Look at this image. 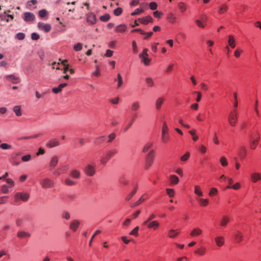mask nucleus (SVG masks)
Listing matches in <instances>:
<instances>
[{"mask_svg": "<svg viewBox=\"0 0 261 261\" xmlns=\"http://www.w3.org/2000/svg\"><path fill=\"white\" fill-rule=\"evenodd\" d=\"M30 198V195L28 193L17 192L14 196L15 203L19 205L20 203V200L23 202L27 201Z\"/></svg>", "mask_w": 261, "mask_h": 261, "instance_id": "f257e3e1", "label": "nucleus"}, {"mask_svg": "<svg viewBox=\"0 0 261 261\" xmlns=\"http://www.w3.org/2000/svg\"><path fill=\"white\" fill-rule=\"evenodd\" d=\"M95 164H87L84 169V172L88 176H93L96 173Z\"/></svg>", "mask_w": 261, "mask_h": 261, "instance_id": "f03ea898", "label": "nucleus"}, {"mask_svg": "<svg viewBox=\"0 0 261 261\" xmlns=\"http://www.w3.org/2000/svg\"><path fill=\"white\" fill-rule=\"evenodd\" d=\"M40 184L43 188L46 189L52 188L54 186V183L51 179L48 178H45L40 180Z\"/></svg>", "mask_w": 261, "mask_h": 261, "instance_id": "7ed1b4c3", "label": "nucleus"}, {"mask_svg": "<svg viewBox=\"0 0 261 261\" xmlns=\"http://www.w3.org/2000/svg\"><path fill=\"white\" fill-rule=\"evenodd\" d=\"M237 112H230L228 116V122L231 126H235L238 121Z\"/></svg>", "mask_w": 261, "mask_h": 261, "instance_id": "20e7f679", "label": "nucleus"}, {"mask_svg": "<svg viewBox=\"0 0 261 261\" xmlns=\"http://www.w3.org/2000/svg\"><path fill=\"white\" fill-rule=\"evenodd\" d=\"M154 151L153 150L149 152L148 154L146 159V164L145 168L148 169L149 167H150L152 165V162L154 159L153 155Z\"/></svg>", "mask_w": 261, "mask_h": 261, "instance_id": "39448f33", "label": "nucleus"}, {"mask_svg": "<svg viewBox=\"0 0 261 261\" xmlns=\"http://www.w3.org/2000/svg\"><path fill=\"white\" fill-rule=\"evenodd\" d=\"M38 28L43 30L45 32H49L51 30V25L48 23H44L41 22H39L38 23Z\"/></svg>", "mask_w": 261, "mask_h": 261, "instance_id": "423d86ee", "label": "nucleus"}, {"mask_svg": "<svg viewBox=\"0 0 261 261\" xmlns=\"http://www.w3.org/2000/svg\"><path fill=\"white\" fill-rule=\"evenodd\" d=\"M60 145V142L58 139L54 138L49 140L46 144V146L48 148H53L58 146Z\"/></svg>", "mask_w": 261, "mask_h": 261, "instance_id": "0eeeda50", "label": "nucleus"}, {"mask_svg": "<svg viewBox=\"0 0 261 261\" xmlns=\"http://www.w3.org/2000/svg\"><path fill=\"white\" fill-rule=\"evenodd\" d=\"M35 18L34 14L31 12H25L24 13L23 19L25 21H32Z\"/></svg>", "mask_w": 261, "mask_h": 261, "instance_id": "6e6552de", "label": "nucleus"}, {"mask_svg": "<svg viewBox=\"0 0 261 261\" xmlns=\"http://www.w3.org/2000/svg\"><path fill=\"white\" fill-rule=\"evenodd\" d=\"M140 103L139 101L137 100L133 101L130 106V110L132 112H137L140 109Z\"/></svg>", "mask_w": 261, "mask_h": 261, "instance_id": "1a4fd4ad", "label": "nucleus"}, {"mask_svg": "<svg viewBox=\"0 0 261 261\" xmlns=\"http://www.w3.org/2000/svg\"><path fill=\"white\" fill-rule=\"evenodd\" d=\"M80 224V222L77 220H73L69 225V228L73 231H76Z\"/></svg>", "mask_w": 261, "mask_h": 261, "instance_id": "9d476101", "label": "nucleus"}, {"mask_svg": "<svg viewBox=\"0 0 261 261\" xmlns=\"http://www.w3.org/2000/svg\"><path fill=\"white\" fill-rule=\"evenodd\" d=\"M81 172L77 169H73L70 172V176L74 179H79L81 177Z\"/></svg>", "mask_w": 261, "mask_h": 261, "instance_id": "9b49d317", "label": "nucleus"}, {"mask_svg": "<svg viewBox=\"0 0 261 261\" xmlns=\"http://www.w3.org/2000/svg\"><path fill=\"white\" fill-rule=\"evenodd\" d=\"M147 197V194H143L135 203L132 204L130 206L131 207H134L140 203L143 202Z\"/></svg>", "mask_w": 261, "mask_h": 261, "instance_id": "f8f14e48", "label": "nucleus"}, {"mask_svg": "<svg viewBox=\"0 0 261 261\" xmlns=\"http://www.w3.org/2000/svg\"><path fill=\"white\" fill-rule=\"evenodd\" d=\"M137 117H138L137 113H134L131 120L129 121V122L126 125V126L124 128V132H126V131H127V130L132 126L134 121L135 120L136 118H137Z\"/></svg>", "mask_w": 261, "mask_h": 261, "instance_id": "ddd939ff", "label": "nucleus"}, {"mask_svg": "<svg viewBox=\"0 0 261 261\" xmlns=\"http://www.w3.org/2000/svg\"><path fill=\"white\" fill-rule=\"evenodd\" d=\"M243 234L242 232L238 231L234 234L235 241L238 243H240L243 240Z\"/></svg>", "mask_w": 261, "mask_h": 261, "instance_id": "4468645a", "label": "nucleus"}, {"mask_svg": "<svg viewBox=\"0 0 261 261\" xmlns=\"http://www.w3.org/2000/svg\"><path fill=\"white\" fill-rule=\"evenodd\" d=\"M215 241L217 246L221 247L224 244V238L221 236L217 237L215 238Z\"/></svg>", "mask_w": 261, "mask_h": 261, "instance_id": "2eb2a0df", "label": "nucleus"}, {"mask_svg": "<svg viewBox=\"0 0 261 261\" xmlns=\"http://www.w3.org/2000/svg\"><path fill=\"white\" fill-rule=\"evenodd\" d=\"M7 79L12 82L13 84H17L20 82V80L18 77H16L13 74L8 75L7 76Z\"/></svg>", "mask_w": 261, "mask_h": 261, "instance_id": "dca6fc26", "label": "nucleus"}, {"mask_svg": "<svg viewBox=\"0 0 261 261\" xmlns=\"http://www.w3.org/2000/svg\"><path fill=\"white\" fill-rule=\"evenodd\" d=\"M247 149L244 146H242L239 148V155L241 159H244L246 155Z\"/></svg>", "mask_w": 261, "mask_h": 261, "instance_id": "f3484780", "label": "nucleus"}, {"mask_svg": "<svg viewBox=\"0 0 261 261\" xmlns=\"http://www.w3.org/2000/svg\"><path fill=\"white\" fill-rule=\"evenodd\" d=\"M140 22L144 24H147L152 21V18L150 16H147L145 17L139 19Z\"/></svg>", "mask_w": 261, "mask_h": 261, "instance_id": "a211bd4d", "label": "nucleus"}, {"mask_svg": "<svg viewBox=\"0 0 261 261\" xmlns=\"http://www.w3.org/2000/svg\"><path fill=\"white\" fill-rule=\"evenodd\" d=\"M67 86V83H63L60 84L58 87L53 88L52 91L55 93H59L60 92L62 89Z\"/></svg>", "mask_w": 261, "mask_h": 261, "instance_id": "6ab92c4d", "label": "nucleus"}, {"mask_svg": "<svg viewBox=\"0 0 261 261\" xmlns=\"http://www.w3.org/2000/svg\"><path fill=\"white\" fill-rule=\"evenodd\" d=\"M169 182L171 185H176L179 182V178L175 175H171L169 177Z\"/></svg>", "mask_w": 261, "mask_h": 261, "instance_id": "aec40b11", "label": "nucleus"}, {"mask_svg": "<svg viewBox=\"0 0 261 261\" xmlns=\"http://www.w3.org/2000/svg\"><path fill=\"white\" fill-rule=\"evenodd\" d=\"M17 236L18 238L20 239H23L25 238H29L31 236V234L27 231H19L17 233Z\"/></svg>", "mask_w": 261, "mask_h": 261, "instance_id": "412c9836", "label": "nucleus"}, {"mask_svg": "<svg viewBox=\"0 0 261 261\" xmlns=\"http://www.w3.org/2000/svg\"><path fill=\"white\" fill-rule=\"evenodd\" d=\"M87 20L91 24H94L96 22V15L93 13L89 14L87 16Z\"/></svg>", "mask_w": 261, "mask_h": 261, "instance_id": "4be33fe9", "label": "nucleus"}, {"mask_svg": "<svg viewBox=\"0 0 261 261\" xmlns=\"http://www.w3.org/2000/svg\"><path fill=\"white\" fill-rule=\"evenodd\" d=\"M127 29V26L124 24H121L118 25L115 31L119 33H124L126 31Z\"/></svg>", "mask_w": 261, "mask_h": 261, "instance_id": "5701e85b", "label": "nucleus"}, {"mask_svg": "<svg viewBox=\"0 0 261 261\" xmlns=\"http://www.w3.org/2000/svg\"><path fill=\"white\" fill-rule=\"evenodd\" d=\"M228 43L232 48H234L236 47V40L232 35L228 36Z\"/></svg>", "mask_w": 261, "mask_h": 261, "instance_id": "b1692460", "label": "nucleus"}, {"mask_svg": "<svg viewBox=\"0 0 261 261\" xmlns=\"http://www.w3.org/2000/svg\"><path fill=\"white\" fill-rule=\"evenodd\" d=\"M138 185H137L136 186V187H135L134 189L133 190V191L130 192V193H129L125 197V200L126 201H129L133 197V196L135 195V194L136 193L137 191V190H138Z\"/></svg>", "mask_w": 261, "mask_h": 261, "instance_id": "393cba45", "label": "nucleus"}, {"mask_svg": "<svg viewBox=\"0 0 261 261\" xmlns=\"http://www.w3.org/2000/svg\"><path fill=\"white\" fill-rule=\"evenodd\" d=\"M202 232V230L199 228H194L193 229L191 233H190V235L192 237H196V236H198L199 235H200Z\"/></svg>", "mask_w": 261, "mask_h": 261, "instance_id": "a878e982", "label": "nucleus"}, {"mask_svg": "<svg viewBox=\"0 0 261 261\" xmlns=\"http://www.w3.org/2000/svg\"><path fill=\"white\" fill-rule=\"evenodd\" d=\"M230 218L228 216H224L220 221V225L224 227L229 222Z\"/></svg>", "mask_w": 261, "mask_h": 261, "instance_id": "bb28decb", "label": "nucleus"}, {"mask_svg": "<svg viewBox=\"0 0 261 261\" xmlns=\"http://www.w3.org/2000/svg\"><path fill=\"white\" fill-rule=\"evenodd\" d=\"M58 163V158L57 156H54L51 159L49 163V167L50 168H54Z\"/></svg>", "mask_w": 261, "mask_h": 261, "instance_id": "cd10ccee", "label": "nucleus"}, {"mask_svg": "<svg viewBox=\"0 0 261 261\" xmlns=\"http://www.w3.org/2000/svg\"><path fill=\"white\" fill-rule=\"evenodd\" d=\"M251 178L252 181L254 182H255L261 179V174L259 173H253L251 176Z\"/></svg>", "mask_w": 261, "mask_h": 261, "instance_id": "c85d7f7f", "label": "nucleus"}, {"mask_svg": "<svg viewBox=\"0 0 261 261\" xmlns=\"http://www.w3.org/2000/svg\"><path fill=\"white\" fill-rule=\"evenodd\" d=\"M163 103V98H158L155 102V108L157 110L161 109Z\"/></svg>", "mask_w": 261, "mask_h": 261, "instance_id": "c756f323", "label": "nucleus"}, {"mask_svg": "<svg viewBox=\"0 0 261 261\" xmlns=\"http://www.w3.org/2000/svg\"><path fill=\"white\" fill-rule=\"evenodd\" d=\"M146 225L148 228H152L154 229H155L158 227L159 223L156 221H153L151 222H149Z\"/></svg>", "mask_w": 261, "mask_h": 261, "instance_id": "7c9ffc66", "label": "nucleus"}, {"mask_svg": "<svg viewBox=\"0 0 261 261\" xmlns=\"http://www.w3.org/2000/svg\"><path fill=\"white\" fill-rule=\"evenodd\" d=\"M65 184L68 186H73L76 185V182L70 177H67L65 179Z\"/></svg>", "mask_w": 261, "mask_h": 261, "instance_id": "2f4dec72", "label": "nucleus"}, {"mask_svg": "<svg viewBox=\"0 0 261 261\" xmlns=\"http://www.w3.org/2000/svg\"><path fill=\"white\" fill-rule=\"evenodd\" d=\"M251 141L250 142V147L252 149H255L258 144V141L255 140V139L253 138V136H251Z\"/></svg>", "mask_w": 261, "mask_h": 261, "instance_id": "473e14b6", "label": "nucleus"}, {"mask_svg": "<svg viewBox=\"0 0 261 261\" xmlns=\"http://www.w3.org/2000/svg\"><path fill=\"white\" fill-rule=\"evenodd\" d=\"M105 136L98 137L95 139V140L94 141V144L95 145H99V144H101L105 141Z\"/></svg>", "mask_w": 261, "mask_h": 261, "instance_id": "72a5a7b5", "label": "nucleus"}, {"mask_svg": "<svg viewBox=\"0 0 261 261\" xmlns=\"http://www.w3.org/2000/svg\"><path fill=\"white\" fill-rule=\"evenodd\" d=\"M13 111L17 116H20L22 115L21 108L19 106H15L13 108Z\"/></svg>", "mask_w": 261, "mask_h": 261, "instance_id": "f704fd0d", "label": "nucleus"}, {"mask_svg": "<svg viewBox=\"0 0 261 261\" xmlns=\"http://www.w3.org/2000/svg\"><path fill=\"white\" fill-rule=\"evenodd\" d=\"M206 250V248L204 247H201L199 248H198L195 251V253L198 254L200 255H203L205 254Z\"/></svg>", "mask_w": 261, "mask_h": 261, "instance_id": "c9c22d12", "label": "nucleus"}, {"mask_svg": "<svg viewBox=\"0 0 261 261\" xmlns=\"http://www.w3.org/2000/svg\"><path fill=\"white\" fill-rule=\"evenodd\" d=\"M117 153V150L116 149H113L112 150H109L106 154L110 158L114 156L115 154Z\"/></svg>", "mask_w": 261, "mask_h": 261, "instance_id": "e433bc0d", "label": "nucleus"}, {"mask_svg": "<svg viewBox=\"0 0 261 261\" xmlns=\"http://www.w3.org/2000/svg\"><path fill=\"white\" fill-rule=\"evenodd\" d=\"M167 19L170 22L173 23L175 21L176 17L172 13L169 14L167 16Z\"/></svg>", "mask_w": 261, "mask_h": 261, "instance_id": "4c0bfd02", "label": "nucleus"}, {"mask_svg": "<svg viewBox=\"0 0 261 261\" xmlns=\"http://www.w3.org/2000/svg\"><path fill=\"white\" fill-rule=\"evenodd\" d=\"M228 9V7L226 5L223 4L220 6L219 9V12L220 14H222L224 13L225 12L227 11Z\"/></svg>", "mask_w": 261, "mask_h": 261, "instance_id": "58836bf2", "label": "nucleus"}, {"mask_svg": "<svg viewBox=\"0 0 261 261\" xmlns=\"http://www.w3.org/2000/svg\"><path fill=\"white\" fill-rule=\"evenodd\" d=\"M178 233L179 232L176 230L172 229L169 231L168 233V237L170 238H173L175 237H176Z\"/></svg>", "mask_w": 261, "mask_h": 261, "instance_id": "ea45409f", "label": "nucleus"}, {"mask_svg": "<svg viewBox=\"0 0 261 261\" xmlns=\"http://www.w3.org/2000/svg\"><path fill=\"white\" fill-rule=\"evenodd\" d=\"M118 84L117 88H120L123 84L122 77L120 73L117 74Z\"/></svg>", "mask_w": 261, "mask_h": 261, "instance_id": "a19ab883", "label": "nucleus"}, {"mask_svg": "<svg viewBox=\"0 0 261 261\" xmlns=\"http://www.w3.org/2000/svg\"><path fill=\"white\" fill-rule=\"evenodd\" d=\"M241 187V185L240 184V183L239 182H237L234 185H232V186H230V185H228L226 188L227 189H230V188H232L234 190H238Z\"/></svg>", "mask_w": 261, "mask_h": 261, "instance_id": "79ce46f5", "label": "nucleus"}, {"mask_svg": "<svg viewBox=\"0 0 261 261\" xmlns=\"http://www.w3.org/2000/svg\"><path fill=\"white\" fill-rule=\"evenodd\" d=\"M111 158H109L107 154L105 156H103L101 158V159L100 160V162L102 165H105L107 162Z\"/></svg>", "mask_w": 261, "mask_h": 261, "instance_id": "37998d69", "label": "nucleus"}, {"mask_svg": "<svg viewBox=\"0 0 261 261\" xmlns=\"http://www.w3.org/2000/svg\"><path fill=\"white\" fill-rule=\"evenodd\" d=\"M178 7L181 12H184L186 10V5L182 2H180L178 4Z\"/></svg>", "mask_w": 261, "mask_h": 261, "instance_id": "c03bdc74", "label": "nucleus"}, {"mask_svg": "<svg viewBox=\"0 0 261 261\" xmlns=\"http://www.w3.org/2000/svg\"><path fill=\"white\" fill-rule=\"evenodd\" d=\"M194 192L198 196H202L203 195L202 191H201L200 188L198 186H196L195 187Z\"/></svg>", "mask_w": 261, "mask_h": 261, "instance_id": "a18cd8bd", "label": "nucleus"}, {"mask_svg": "<svg viewBox=\"0 0 261 261\" xmlns=\"http://www.w3.org/2000/svg\"><path fill=\"white\" fill-rule=\"evenodd\" d=\"M110 18V16L108 14H106L100 17V19L102 21L106 22L108 21Z\"/></svg>", "mask_w": 261, "mask_h": 261, "instance_id": "49530a36", "label": "nucleus"}, {"mask_svg": "<svg viewBox=\"0 0 261 261\" xmlns=\"http://www.w3.org/2000/svg\"><path fill=\"white\" fill-rule=\"evenodd\" d=\"M190 156V152H187L186 153V154H185L184 155H183L182 156H181L180 157V160L183 162L187 161L189 159Z\"/></svg>", "mask_w": 261, "mask_h": 261, "instance_id": "de8ad7c7", "label": "nucleus"}, {"mask_svg": "<svg viewBox=\"0 0 261 261\" xmlns=\"http://www.w3.org/2000/svg\"><path fill=\"white\" fill-rule=\"evenodd\" d=\"M1 192L4 194H7L9 192V187L6 185H4L1 187Z\"/></svg>", "mask_w": 261, "mask_h": 261, "instance_id": "09e8293b", "label": "nucleus"}, {"mask_svg": "<svg viewBox=\"0 0 261 261\" xmlns=\"http://www.w3.org/2000/svg\"><path fill=\"white\" fill-rule=\"evenodd\" d=\"M220 162L222 166H226L228 164L226 159L224 156H222L220 158Z\"/></svg>", "mask_w": 261, "mask_h": 261, "instance_id": "8fccbe9b", "label": "nucleus"}, {"mask_svg": "<svg viewBox=\"0 0 261 261\" xmlns=\"http://www.w3.org/2000/svg\"><path fill=\"white\" fill-rule=\"evenodd\" d=\"M167 194L170 197H173L174 196V191L173 189H167Z\"/></svg>", "mask_w": 261, "mask_h": 261, "instance_id": "3c124183", "label": "nucleus"}, {"mask_svg": "<svg viewBox=\"0 0 261 261\" xmlns=\"http://www.w3.org/2000/svg\"><path fill=\"white\" fill-rule=\"evenodd\" d=\"M0 148L2 149H9L11 148V145L7 143H2L0 145Z\"/></svg>", "mask_w": 261, "mask_h": 261, "instance_id": "603ef678", "label": "nucleus"}, {"mask_svg": "<svg viewBox=\"0 0 261 261\" xmlns=\"http://www.w3.org/2000/svg\"><path fill=\"white\" fill-rule=\"evenodd\" d=\"M146 82L148 84V86L149 87H153L154 85V82L152 80V79L150 77H147L145 79Z\"/></svg>", "mask_w": 261, "mask_h": 261, "instance_id": "864d4df0", "label": "nucleus"}, {"mask_svg": "<svg viewBox=\"0 0 261 261\" xmlns=\"http://www.w3.org/2000/svg\"><path fill=\"white\" fill-rule=\"evenodd\" d=\"M25 38V34L23 33H18L16 35V38L19 40H22Z\"/></svg>", "mask_w": 261, "mask_h": 261, "instance_id": "5fc2aeb1", "label": "nucleus"}, {"mask_svg": "<svg viewBox=\"0 0 261 261\" xmlns=\"http://www.w3.org/2000/svg\"><path fill=\"white\" fill-rule=\"evenodd\" d=\"M139 226H136L133 230H132L129 234L130 235H133L135 236H137L138 235V230H139Z\"/></svg>", "mask_w": 261, "mask_h": 261, "instance_id": "6e6d98bb", "label": "nucleus"}, {"mask_svg": "<svg viewBox=\"0 0 261 261\" xmlns=\"http://www.w3.org/2000/svg\"><path fill=\"white\" fill-rule=\"evenodd\" d=\"M144 11V9L138 8V9H136L134 12H133L131 13V15L134 16L136 15H138V14H139L143 12Z\"/></svg>", "mask_w": 261, "mask_h": 261, "instance_id": "4d7b16f0", "label": "nucleus"}, {"mask_svg": "<svg viewBox=\"0 0 261 261\" xmlns=\"http://www.w3.org/2000/svg\"><path fill=\"white\" fill-rule=\"evenodd\" d=\"M38 14L40 17H44L47 15V11L45 9H42L39 11Z\"/></svg>", "mask_w": 261, "mask_h": 261, "instance_id": "13d9d810", "label": "nucleus"}, {"mask_svg": "<svg viewBox=\"0 0 261 261\" xmlns=\"http://www.w3.org/2000/svg\"><path fill=\"white\" fill-rule=\"evenodd\" d=\"M199 201L202 206H206L208 203V200L207 199H199Z\"/></svg>", "mask_w": 261, "mask_h": 261, "instance_id": "bf43d9fd", "label": "nucleus"}, {"mask_svg": "<svg viewBox=\"0 0 261 261\" xmlns=\"http://www.w3.org/2000/svg\"><path fill=\"white\" fill-rule=\"evenodd\" d=\"M152 145V143H147L144 147L143 149V152H147L149 149L151 147Z\"/></svg>", "mask_w": 261, "mask_h": 261, "instance_id": "052dcab7", "label": "nucleus"}, {"mask_svg": "<svg viewBox=\"0 0 261 261\" xmlns=\"http://www.w3.org/2000/svg\"><path fill=\"white\" fill-rule=\"evenodd\" d=\"M74 49L76 51H80L82 49V44L77 43L74 45Z\"/></svg>", "mask_w": 261, "mask_h": 261, "instance_id": "680f3d73", "label": "nucleus"}, {"mask_svg": "<svg viewBox=\"0 0 261 261\" xmlns=\"http://www.w3.org/2000/svg\"><path fill=\"white\" fill-rule=\"evenodd\" d=\"M116 138V134L115 133H111L108 136V142H112Z\"/></svg>", "mask_w": 261, "mask_h": 261, "instance_id": "e2e57ef3", "label": "nucleus"}, {"mask_svg": "<svg viewBox=\"0 0 261 261\" xmlns=\"http://www.w3.org/2000/svg\"><path fill=\"white\" fill-rule=\"evenodd\" d=\"M122 12V8L118 7L114 10V13L116 16L120 15Z\"/></svg>", "mask_w": 261, "mask_h": 261, "instance_id": "0e129e2a", "label": "nucleus"}, {"mask_svg": "<svg viewBox=\"0 0 261 261\" xmlns=\"http://www.w3.org/2000/svg\"><path fill=\"white\" fill-rule=\"evenodd\" d=\"M218 193L217 189L215 188H213L211 189V191L209 193L210 196H215Z\"/></svg>", "mask_w": 261, "mask_h": 261, "instance_id": "69168bd1", "label": "nucleus"}, {"mask_svg": "<svg viewBox=\"0 0 261 261\" xmlns=\"http://www.w3.org/2000/svg\"><path fill=\"white\" fill-rule=\"evenodd\" d=\"M148 57L140 58L142 59V62L145 65H148L150 63V60L147 58Z\"/></svg>", "mask_w": 261, "mask_h": 261, "instance_id": "338daca9", "label": "nucleus"}, {"mask_svg": "<svg viewBox=\"0 0 261 261\" xmlns=\"http://www.w3.org/2000/svg\"><path fill=\"white\" fill-rule=\"evenodd\" d=\"M147 51H148V49H147V48L144 49L143 50L142 53L140 54L139 55V57L140 58H142V57H148V54L147 53Z\"/></svg>", "mask_w": 261, "mask_h": 261, "instance_id": "774afa93", "label": "nucleus"}]
</instances>
